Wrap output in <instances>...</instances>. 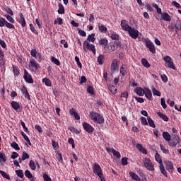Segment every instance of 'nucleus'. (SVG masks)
<instances>
[{"label": "nucleus", "instance_id": "30", "mask_svg": "<svg viewBox=\"0 0 181 181\" xmlns=\"http://www.w3.org/2000/svg\"><path fill=\"white\" fill-rule=\"evenodd\" d=\"M0 175L4 177V179H7L8 180H11V177L6 172L3 170H0Z\"/></svg>", "mask_w": 181, "mask_h": 181}, {"label": "nucleus", "instance_id": "48", "mask_svg": "<svg viewBox=\"0 0 181 181\" xmlns=\"http://www.w3.org/2000/svg\"><path fill=\"white\" fill-rule=\"evenodd\" d=\"M160 147L163 153H165L166 155L169 154V151L165 148L163 144H160Z\"/></svg>", "mask_w": 181, "mask_h": 181}, {"label": "nucleus", "instance_id": "21", "mask_svg": "<svg viewBox=\"0 0 181 181\" xmlns=\"http://www.w3.org/2000/svg\"><path fill=\"white\" fill-rule=\"evenodd\" d=\"M119 71L123 77L125 76V74H127V65L123 64L122 67H120Z\"/></svg>", "mask_w": 181, "mask_h": 181}, {"label": "nucleus", "instance_id": "40", "mask_svg": "<svg viewBox=\"0 0 181 181\" xmlns=\"http://www.w3.org/2000/svg\"><path fill=\"white\" fill-rule=\"evenodd\" d=\"M54 25H63V19L62 18H57L54 21Z\"/></svg>", "mask_w": 181, "mask_h": 181}, {"label": "nucleus", "instance_id": "52", "mask_svg": "<svg viewBox=\"0 0 181 181\" xmlns=\"http://www.w3.org/2000/svg\"><path fill=\"white\" fill-rule=\"evenodd\" d=\"M25 176H26V177H28V179H32V177H33L32 173H30V171H29V170H25Z\"/></svg>", "mask_w": 181, "mask_h": 181}, {"label": "nucleus", "instance_id": "25", "mask_svg": "<svg viewBox=\"0 0 181 181\" xmlns=\"http://www.w3.org/2000/svg\"><path fill=\"white\" fill-rule=\"evenodd\" d=\"M129 175L132 177V178L134 179V180L141 181V177H139V176H138V175H136V173H134L133 172H130Z\"/></svg>", "mask_w": 181, "mask_h": 181}, {"label": "nucleus", "instance_id": "19", "mask_svg": "<svg viewBox=\"0 0 181 181\" xmlns=\"http://www.w3.org/2000/svg\"><path fill=\"white\" fill-rule=\"evenodd\" d=\"M20 23L23 28L26 26V21L25 20V17L22 13H20Z\"/></svg>", "mask_w": 181, "mask_h": 181}, {"label": "nucleus", "instance_id": "28", "mask_svg": "<svg viewBox=\"0 0 181 181\" xmlns=\"http://www.w3.org/2000/svg\"><path fill=\"white\" fill-rule=\"evenodd\" d=\"M166 169L168 170V172H173V163L168 162Z\"/></svg>", "mask_w": 181, "mask_h": 181}, {"label": "nucleus", "instance_id": "26", "mask_svg": "<svg viewBox=\"0 0 181 181\" xmlns=\"http://www.w3.org/2000/svg\"><path fill=\"white\" fill-rule=\"evenodd\" d=\"M95 36V34L94 33L89 35L87 38L88 42H92V43H94V42H95V37H94Z\"/></svg>", "mask_w": 181, "mask_h": 181}, {"label": "nucleus", "instance_id": "42", "mask_svg": "<svg viewBox=\"0 0 181 181\" xmlns=\"http://www.w3.org/2000/svg\"><path fill=\"white\" fill-rule=\"evenodd\" d=\"M16 173L18 177H21V179H23V170H16Z\"/></svg>", "mask_w": 181, "mask_h": 181}, {"label": "nucleus", "instance_id": "5", "mask_svg": "<svg viewBox=\"0 0 181 181\" xmlns=\"http://www.w3.org/2000/svg\"><path fill=\"white\" fill-rule=\"evenodd\" d=\"M29 69L31 70L33 73H36L37 71V69H39V64L35 60V59H31L29 62Z\"/></svg>", "mask_w": 181, "mask_h": 181}, {"label": "nucleus", "instance_id": "60", "mask_svg": "<svg viewBox=\"0 0 181 181\" xmlns=\"http://www.w3.org/2000/svg\"><path fill=\"white\" fill-rule=\"evenodd\" d=\"M5 25L6 28H8V29H15V25H13V24L11 23H8V21H6V23Z\"/></svg>", "mask_w": 181, "mask_h": 181}, {"label": "nucleus", "instance_id": "20", "mask_svg": "<svg viewBox=\"0 0 181 181\" xmlns=\"http://www.w3.org/2000/svg\"><path fill=\"white\" fill-rule=\"evenodd\" d=\"M11 107L12 108H13V110H19V108H21V105H19V103L16 102V101H12L11 103Z\"/></svg>", "mask_w": 181, "mask_h": 181}, {"label": "nucleus", "instance_id": "50", "mask_svg": "<svg viewBox=\"0 0 181 181\" xmlns=\"http://www.w3.org/2000/svg\"><path fill=\"white\" fill-rule=\"evenodd\" d=\"M30 54L33 57H35V59H37V51H36V49H31Z\"/></svg>", "mask_w": 181, "mask_h": 181}, {"label": "nucleus", "instance_id": "46", "mask_svg": "<svg viewBox=\"0 0 181 181\" xmlns=\"http://www.w3.org/2000/svg\"><path fill=\"white\" fill-rule=\"evenodd\" d=\"M99 44L100 45H104L105 46H107L108 45V40H107L106 39L102 38L99 40Z\"/></svg>", "mask_w": 181, "mask_h": 181}, {"label": "nucleus", "instance_id": "34", "mask_svg": "<svg viewBox=\"0 0 181 181\" xmlns=\"http://www.w3.org/2000/svg\"><path fill=\"white\" fill-rule=\"evenodd\" d=\"M148 125L151 127V128H156V125H155V122H153V120L151 117H148L147 119Z\"/></svg>", "mask_w": 181, "mask_h": 181}, {"label": "nucleus", "instance_id": "51", "mask_svg": "<svg viewBox=\"0 0 181 181\" xmlns=\"http://www.w3.org/2000/svg\"><path fill=\"white\" fill-rule=\"evenodd\" d=\"M112 153H113L114 156H116L118 159H119V158H121V153H119L115 149H112Z\"/></svg>", "mask_w": 181, "mask_h": 181}, {"label": "nucleus", "instance_id": "39", "mask_svg": "<svg viewBox=\"0 0 181 181\" xmlns=\"http://www.w3.org/2000/svg\"><path fill=\"white\" fill-rule=\"evenodd\" d=\"M6 162V156L4 153H0V163Z\"/></svg>", "mask_w": 181, "mask_h": 181}, {"label": "nucleus", "instance_id": "17", "mask_svg": "<svg viewBox=\"0 0 181 181\" xmlns=\"http://www.w3.org/2000/svg\"><path fill=\"white\" fill-rule=\"evenodd\" d=\"M135 93H136V94H138V95H139L140 97H144V94H145V90L144 89H142V88H136L134 90Z\"/></svg>", "mask_w": 181, "mask_h": 181}, {"label": "nucleus", "instance_id": "63", "mask_svg": "<svg viewBox=\"0 0 181 181\" xmlns=\"http://www.w3.org/2000/svg\"><path fill=\"white\" fill-rule=\"evenodd\" d=\"M87 91L88 93H89V94H94V88H93V86H88L87 88Z\"/></svg>", "mask_w": 181, "mask_h": 181}, {"label": "nucleus", "instance_id": "9", "mask_svg": "<svg viewBox=\"0 0 181 181\" xmlns=\"http://www.w3.org/2000/svg\"><path fill=\"white\" fill-rule=\"evenodd\" d=\"M127 32H129V37H132V39H136L138 36H139V32L138 31V30L132 27Z\"/></svg>", "mask_w": 181, "mask_h": 181}, {"label": "nucleus", "instance_id": "14", "mask_svg": "<svg viewBox=\"0 0 181 181\" xmlns=\"http://www.w3.org/2000/svg\"><path fill=\"white\" fill-rule=\"evenodd\" d=\"M163 138L168 142V144L172 141V137L170 136V134L168 132H163Z\"/></svg>", "mask_w": 181, "mask_h": 181}, {"label": "nucleus", "instance_id": "11", "mask_svg": "<svg viewBox=\"0 0 181 181\" xmlns=\"http://www.w3.org/2000/svg\"><path fill=\"white\" fill-rule=\"evenodd\" d=\"M83 129L88 132V134H93L94 132V127H93L90 124L83 122Z\"/></svg>", "mask_w": 181, "mask_h": 181}, {"label": "nucleus", "instance_id": "54", "mask_svg": "<svg viewBox=\"0 0 181 181\" xmlns=\"http://www.w3.org/2000/svg\"><path fill=\"white\" fill-rule=\"evenodd\" d=\"M6 23V20L4 18H0V27L4 28Z\"/></svg>", "mask_w": 181, "mask_h": 181}, {"label": "nucleus", "instance_id": "35", "mask_svg": "<svg viewBox=\"0 0 181 181\" xmlns=\"http://www.w3.org/2000/svg\"><path fill=\"white\" fill-rule=\"evenodd\" d=\"M42 83H45V84L46 86H47V87H50L52 86V82L50 81L49 79L47 78H44L42 79Z\"/></svg>", "mask_w": 181, "mask_h": 181}, {"label": "nucleus", "instance_id": "38", "mask_svg": "<svg viewBox=\"0 0 181 181\" xmlns=\"http://www.w3.org/2000/svg\"><path fill=\"white\" fill-rule=\"evenodd\" d=\"M109 90L112 94H117V88H115V86L113 85L109 86Z\"/></svg>", "mask_w": 181, "mask_h": 181}, {"label": "nucleus", "instance_id": "27", "mask_svg": "<svg viewBox=\"0 0 181 181\" xmlns=\"http://www.w3.org/2000/svg\"><path fill=\"white\" fill-rule=\"evenodd\" d=\"M137 149L140 151V152H142L144 155H146L148 152H146V149L144 148V147L141 144H137L136 145Z\"/></svg>", "mask_w": 181, "mask_h": 181}, {"label": "nucleus", "instance_id": "33", "mask_svg": "<svg viewBox=\"0 0 181 181\" xmlns=\"http://www.w3.org/2000/svg\"><path fill=\"white\" fill-rule=\"evenodd\" d=\"M5 18H6L7 21H8V22H10V23H15V20L13 19V18H12V16H11L8 14H6L4 15Z\"/></svg>", "mask_w": 181, "mask_h": 181}, {"label": "nucleus", "instance_id": "36", "mask_svg": "<svg viewBox=\"0 0 181 181\" xmlns=\"http://www.w3.org/2000/svg\"><path fill=\"white\" fill-rule=\"evenodd\" d=\"M4 52H2V49H0V67L1 66L4 64Z\"/></svg>", "mask_w": 181, "mask_h": 181}, {"label": "nucleus", "instance_id": "47", "mask_svg": "<svg viewBox=\"0 0 181 181\" xmlns=\"http://www.w3.org/2000/svg\"><path fill=\"white\" fill-rule=\"evenodd\" d=\"M160 170L161 173L164 175V176H168V174L166 173V170H165V167L163 166V164H161L160 165Z\"/></svg>", "mask_w": 181, "mask_h": 181}, {"label": "nucleus", "instance_id": "3", "mask_svg": "<svg viewBox=\"0 0 181 181\" xmlns=\"http://www.w3.org/2000/svg\"><path fill=\"white\" fill-rule=\"evenodd\" d=\"M163 60L165 62V66L167 67V69H173V70H176V67L175 66V63H173V59L172 57L167 55L163 57Z\"/></svg>", "mask_w": 181, "mask_h": 181}, {"label": "nucleus", "instance_id": "22", "mask_svg": "<svg viewBox=\"0 0 181 181\" xmlns=\"http://www.w3.org/2000/svg\"><path fill=\"white\" fill-rule=\"evenodd\" d=\"M23 94L24 95V97H25V98H28V100H30V96L29 95V92H28V89L26 88V87H23L21 90Z\"/></svg>", "mask_w": 181, "mask_h": 181}, {"label": "nucleus", "instance_id": "15", "mask_svg": "<svg viewBox=\"0 0 181 181\" xmlns=\"http://www.w3.org/2000/svg\"><path fill=\"white\" fill-rule=\"evenodd\" d=\"M144 94L147 100H149L150 101L152 100V91H151V90L146 89V90H144Z\"/></svg>", "mask_w": 181, "mask_h": 181}, {"label": "nucleus", "instance_id": "31", "mask_svg": "<svg viewBox=\"0 0 181 181\" xmlns=\"http://www.w3.org/2000/svg\"><path fill=\"white\" fill-rule=\"evenodd\" d=\"M104 60H105V57L103 54L99 55L98 57V62L99 64H103V63H104Z\"/></svg>", "mask_w": 181, "mask_h": 181}, {"label": "nucleus", "instance_id": "57", "mask_svg": "<svg viewBox=\"0 0 181 181\" xmlns=\"http://www.w3.org/2000/svg\"><path fill=\"white\" fill-rule=\"evenodd\" d=\"M11 147L16 149V151H19L21 148H19V145L16 144V142H13L11 144Z\"/></svg>", "mask_w": 181, "mask_h": 181}, {"label": "nucleus", "instance_id": "43", "mask_svg": "<svg viewBox=\"0 0 181 181\" xmlns=\"http://www.w3.org/2000/svg\"><path fill=\"white\" fill-rule=\"evenodd\" d=\"M175 28L177 30H181V21H177L175 24Z\"/></svg>", "mask_w": 181, "mask_h": 181}, {"label": "nucleus", "instance_id": "12", "mask_svg": "<svg viewBox=\"0 0 181 181\" xmlns=\"http://www.w3.org/2000/svg\"><path fill=\"white\" fill-rule=\"evenodd\" d=\"M121 27L123 29V30H125V32H128L130 30V28H132L129 26V25H128V21H127L126 20H122L121 21Z\"/></svg>", "mask_w": 181, "mask_h": 181}, {"label": "nucleus", "instance_id": "16", "mask_svg": "<svg viewBox=\"0 0 181 181\" xmlns=\"http://www.w3.org/2000/svg\"><path fill=\"white\" fill-rule=\"evenodd\" d=\"M161 18L166 22H170V21H172V18H170V16H169L168 13H163L161 14Z\"/></svg>", "mask_w": 181, "mask_h": 181}, {"label": "nucleus", "instance_id": "61", "mask_svg": "<svg viewBox=\"0 0 181 181\" xmlns=\"http://www.w3.org/2000/svg\"><path fill=\"white\" fill-rule=\"evenodd\" d=\"M68 142L70 144V145H72L73 148H76V145L74 144V139H73V138H69Z\"/></svg>", "mask_w": 181, "mask_h": 181}, {"label": "nucleus", "instance_id": "37", "mask_svg": "<svg viewBox=\"0 0 181 181\" xmlns=\"http://www.w3.org/2000/svg\"><path fill=\"white\" fill-rule=\"evenodd\" d=\"M51 62L52 63H54V64H56V66H59L60 64V61H59V59H56L54 57H51Z\"/></svg>", "mask_w": 181, "mask_h": 181}, {"label": "nucleus", "instance_id": "10", "mask_svg": "<svg viewBox=\"0 0 181 181\" xmlns=\"http://www.w3.org/2000/svg\"><path fill=\"white\" fill-rule=\"evenodd\" d=\"M23 78L26 83H33V78H32V75H30V74H29V72H28L26 69H24Z\"/></svg>", "mask_w": 181, "mask_h": 181}, {"label": "nucleus", "instance_id": "23", "mask_svg": "<svg viewBox=\"0 0 181 181\" xmlns=\"http://www.w3.org/2000/svg\"><path fill=\"white\" fill-rule=\"evenodd\" d=\"M157 115H158L160 118H161V119H163V121L168 122L169 120L168 116H166L163 113H161L160 112H157Z\"/></svg>", "mask_w": 181, "mask_h": 181}, {"label": "nucleus", "instance_id": "64", "mask_svg": "<svg viewBox=\"0 0 181 181\" xmlns=\"http://www.w3.org/2000/svg\"><path fill=\"white\" fill-rule=\"evenodd\" d=\"M161 77V80L162 81H163V83H168V76H166V75L163 74L160 76Z\"/></svg>", "mask_w": 181, "mask_h": 181}, {"label": "nucleus", "instance_id": "45", "mask_svg": "<svg viewBox=\"0 0 181 181\" xmlns=\"http://www.w3.org/2000/svg\"><path fill=\"white\" fill-rule=\"evenodd\" d=\"M13 71L15 76H19L20 74L19 69L15 65H13Z\"/></svg>", "mask_w": 181, "mask_h": 181}, {"label": "nucleus", "instance_id": "8", "mask_svg": "<svg viewBox=\"0 0 181 181\" xmlns=\"http://www.w3.org/2000/svg\"><path fill=\"white\" fill-rule=\"evenodd\" d=\"M119 69V61L117 59H114L112 62L110 70L112 73H115V71H118Z\"/></svg>", "mask_w": 181, "mask_h": 181}, {"label": "nucleus", "instance_id": "32", "mask_svg": "<svg viewBox=\"0 0 181 181\" xmlns=\"http://www.w3.org/2000/svg\"><path fill=\"white\" fill-rule=\"evenodd\" d=\"M21 135L28 144L32 145V143H30V139H29V137L26 136V134H25V132H21Z\"/></svg>", "mask_w": 181, "mask_h": 181}, {"label": "nucleus", "instance_id": "58", "mask_svg": "<svg viewBox=\"0 0 181 181\" xmlns=\"http://www.w3.org/2000/svg\"><path fill=\"white\" fill-rule=\"evenodd\" d=\"M30 168L32 169V170H35L36 169V164H35V161L30 160Z\"/></svg>", "mask_w": 181, "mask_h": 181}, {"label": "nucleus", "instance_id": "4", "mask_svg": "<svg viewBox=\"0 0 181 181\" xmlns=\"http://www.w3.org/2000/svg\"><path fill=\"white\" fill-rule=\"evenodd\" d=\"M143 163L144 168H146L147 170H149L150 172H153V170H155V165H153V163H152V160L148 158H144Z\"/></svg>", "mask_w": 181, "mask_h": 181}, {"label": "nucleus", "instance_id": "18", "mask_svg": "<svg viewBox=\"0 0 181 181\" xmlns=\"http://www.w3.org/2000/svg\"><path fill=\"white\" fill-rule=\"evenodd\" d=\"M104 51L105 53H110V52H114V49L112 48V45H107L104 47Z\"/></svg>", "mask_w": 181, "mask_h": 181}, {"label": "nucleus", "instance_id": "2", "mask_svg": "<svg viewBox=\"0 0 181 181\" xmlns=\"http://www.w3.org/2000/svg\"><path fill=\"white\" fill-rule=\"evenodd\" d=\"M93 170L95 175H97L100 179L101 181H105V178L103 176V170L101 166L98 163H95L93 165Z\"/></svg>", "mask_w": 181, "mask_h": 181}, {"label": "nucleus", "instance_id": "44", "mask_svg": "<svg viewBox=\"0 0 181 181\" xmlns=\"http://www.w3.org/2000/svg\"><path fill=\"white\" fill-rule=\"evenodd\" d=\"M128 92H124L121 94V98L122 100H125V101L128 100Z\"/></svg>", "mask_w": 181, "mask_h": 181}, {"label": "nucleus", "instance_id": "24", "mask_svg": "<svg viewBox=\"0 0 181 181\" xmlns=\"http://www.w3.org/2000/svg\"><path fill=\"white\" fill-rule=\"evenodd\" d=\"M155 159H156V162H158L159 163L160 165H163V163L162 161V158L160 157V155H159L158 153H156Z\"/></svg>", "mask_w": 181, "mask_h": 181}, {"label": "nucleus", "instance_id": "53", "mask_svg": "<svg viewBox=\"0 0 181 181\" xmlns=\"http://www.w3.org/2000/svg\"><path fill=\"white\" fill-rule=\"evenodd\" d=\"M152 91H153V95H157L158 97H160L161 93L159 90H156V88H153Z\"/></svg>", "mask_w": 181, "mask_h": 181}, {"label": "nucleus", "instance_id": "55", "mask_svg": "<svg viewBox=\"0 0 181 181\" xmlns=\"http://www.w3.org/2000/svg\"><path fill=\"white\" fill-rule=\"evenodd\" d=\"M30 29L33 33H35V35H39L36 29L35 28V26H33V24H30Z\"/></svg>", "mask_w": 181, "mask_h": 181}, {"label": "nucleus", "instance_id": "59", "mask_svg": "<svg viewBox=\"0 0 181 181\" xmlns=\"http://www.w3.org/2000/svg\"><path fill=\"white\" fill-rule=\"evenodd\" d=\"M26 159H29V154H28V153H26V151H23V156H22V160H26Z\"/></svg>", "mask_w": 181, "mask_h": 181}, {"label": "nucleus", "instance_id": "7", "mask_svg": "<svg viewBox=\"0 0 181 181\" xmlns=\"http://www.w3.org/2000/svg\"><path fill=\"white\" fill-rule=\"evenodd\" d=\"M180 142V137L178 135L173 134L171 141L168 143L170 146H176Z\"/></svg>", "mask_w": 181, "mask_h": 181}, {"label": "nucleus", "instance_id": "62", "mask_svg": "<svg viewBox=\"0 0 181 181\" xmlns=\"http://www.w3.org/2000/svg\"><path fill=\"white\" fill-rule=\"evenodd\" d=\"M141 122L143 125H147L148 124V121L146 120V118L144 117H141Z\"/></svg>", "mask_w": 181, "mask_h": 181}, {"label": "nucleus", "instance_id": "56", "mask_svg": "<svg viewBox=\"0 0 181 181\" xmlns=\"http://www.w3.org/2000/svg\"><path fill=\"white\" fill-rule=\"evenodd\" d=\"M98 30L100 32H104V33L107 32V27L103 25L98 26Z\"/></svg>", "mask_w": 181, "mask_h": 181}, {"label": "nucleus", "instance_id": "41", "mask_svg": "<svg viewBox=\"0 0 181 181\" xmlns=\"http://www.w3.org/2000/svg\"><path fill=\"white\" fill-rule=\"evenodd\" d=\"M141 63L143 66H144V67H151V64H149V62H148V60H146V59H142Z\"/></svg>", "mask_w": 181, "mask_h": 181}, {"label": "nucleus", "instance_id": "1", "mask_svg": "<svg viewBox=\"0 0 181 181\" xmlns=\"http://www.w3.org/2000/svg\"><path fill=\"white\" fill-rule=\"evenodd\" d=\"M89 117L95 124H104V117L95 112H90Z\"/></svg>", "mask_w": 181, "mask_h": 181}, {"label": "nucleus", "instance_id": "6", "mask_svg": "<svg viewBox=\"0 0 181 181\" xmlns=\"http://www.w3.org/2000/svg\"><path fill=\"white\" fill-rule=\"evenodd\" d=\"M83 50L85 52H87V50H90V52H93L94 54H95V46L93 44H89L88 41H85L83 42Z\"/></svg>", "mask_w": 181, "mask_h": 181}, {"label": "nucleus", "instance_id": "29", "mask_svg": "<svg viewBox=\"0 0 181 181\" xmlns=\"http://www.w3.org/2000/svg\"><path fill=\"white\" fill-rule=\"evenodd\" d=\"M110 37L112 40H119V35L117 33H112L110 35Z\"/></svg>", "mask_w": 181, "mask_h": 181}, {"label": "nucleus", "instance_id": "13", "mask_svg": "<svg viewBox=\"0 0 181 181\" xmlns=\"http://www.w3.org/2000/svg\"><path fill=\"white\" fill-rule=\"evenodd\" d=\"M146 46L149 48V50L151 53H156V49H155V45L151 41H146Z\"/></svg>", "mask_w": 181, "mask_h": 181}, {"label": "nucleus", "instance_id": "49", "mask_svg": "<svg viewBox=\"0 0 181 181\" xmlns=\"http://www.w3.org/2000/svg\"><path fill=\"white\" fill-rule=\"evenodd\" d=\"M58 13L60 15H63V13H64V7L62 4L59 5Z\"/></svg>", "mask_w": 181, "mask_h": 181}]
</instances>
